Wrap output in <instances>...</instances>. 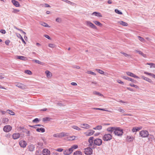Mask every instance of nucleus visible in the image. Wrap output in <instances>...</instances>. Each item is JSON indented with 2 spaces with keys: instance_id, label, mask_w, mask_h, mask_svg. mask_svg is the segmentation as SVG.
Instances as JSON below:
<instances>
[{
  "instance_id": "obj_17",
  "label": "nucleus",
  "mask_w": 155,
  "mask_h": 155,
  "mask_svg": "<svg viewBox=\"0 0 155 155\" xmlns=\"http://www.w3.org/2000/svg\"><path fill=\"white\" fill-rule=\"evenodd\" d=\"M35 146L33 144H31L28 146V150L30 151H33L35 149Z\"/></svg>"
},
{
  "instance_id": "obj_61",
  "label": "nucleus",
  "mask_w": 155,
  "mask_h": 155,
  "mask_svg": "<svg viewBox=\"0 0 155 155\" xmlns=\"http://www.w3.org/2000/svg\"><path fill=\"white\" fill-rule=\"evenodd\" d=\"M62 1H63L64 2H65L66 3H68V4H70L71 3V2L70 1L68 0H61Z\"/></svg>"
},
{
  "instance_id": "obj_54",
  "label": "nucleus",
  "mask_w": 155,
  "mask_h": 155,
  "mask_svg": "<svg viewBox=\"0 0 155 155\" xmlns=\"http://www.w3.org/2000/svg\"><path fill=\"white\" fill-rule=\"evenodd\" d=\"M53 136L55 137H59L60 138V134H54Z\"/></svg>"
},
{
  "instance_id": "obj_15",
  "label": "nucleus",
  "mask_w": 155,
  "mask_h": 155,
  "mask_svg": "<svg viewBox=\"0 0 155 155\" xmlns=\"http://www.w3.org/2000/svg\"><path fill=\"white\" fill-rule=\"evenodd\" d=\"M94 132L95 131L94 130H88L86 133V135L87 136H90L93 134Z\"/></svg>"
},
{
  "instance_id": "obj_55",
  "label": "nucleus",
  "mask_w": 155,
  "mask_h": 155,
  "mask_svg": "<svg viewBox=\"0 0 155 155\" xmlns=\"http://www.w3.org/2000/svg\"><path fill=\"white\" fill-rule=\"evenodd\" d=\"M71 147L74 150V149H77L78 147V146L77 145H73Z\"/></svg>"
},
{
  "instance_id": "obj_59",
  "label": "nucleus",
  "mask_w": 155,
  "mask_h": 155,
  "mask_svg": "<svg viewBox=\"0 0 155 155\" xmlns=\"http://www.w3.org/2000/svg\"><path fill=\"white\" fill-rule=\"evenodd\" d=\"M21 38H20V39H21L22 40V42L24 43V44H26V42H25V40H24V39H23V38L22 37L21 35H19Z\"/></svg>"
},
{
  "instance_id": "obj_58",
  "label": "nucleus",
  "mask_w": 155,
  "mask_h": 155,
  "mask_svg": "<svg viewBox=\"0 0 155 155\" xmlns=\"http://www.w3.org/2000/svg\"><path fill=\"white\" fill-rule=\"evenodd\" d=\"M57 105L60 106H64L65 105L64 104H62L60 103H58L57 104Z\"/></svg>"
},
{
  "instance_id": "obj_12",
  "label": "nucleus",
  "mask_w": 155,
  "mask_h": 155,
  "mask_svg": "<svg viewBox=\"0 0 155 155\" xmlns=\"http://www.w3.org/2000/svg\"><path fill=\"white\" fill-rule=\"evenodd\" d=\"M20 134L19 133H15L13 134L12 135V137L14 140H16L18 138L20 137Z\"/></svg>"
},
{
  "instance_id": "obj_13",
  "label": "nucleus",
  "mask_w": 155,
  "mask_h": 155,
  "mask_svg": "<svg viewBox=\"0 0 155 155\" xmlns=\"http://www.w3.org/2000/svg\"><path fill=\"white\" fill-rule=\"evenodd\" d=\"M116 127H110L107 128V130L110 132V134L113 132H114Z\"/></svg>"
},
{
  "instance_id": "obj_22",
  "label": "nucleus",
  "mask_w": 155,
  "mask_h": 155,
  "mask_svg": "<svg viewBox=\"0 0 155 155\" xmlns=\"http://www.w3.org/2000/svg\"><path fill=\"white\" fill-rule=\"evenodd\" d=\"M17 58L20 59V60H23V61H26L27 59V58L25 56H17Z\"/></svg>"
},
{
  "instance_id": "obj_36",
  "label": "nucleus",
  "mask_w": 155,
  "mask_h": 155,
  "mask_svg": "<svg viewBox=\"0 0 155 155\" xmlns=\"http://www.w3.org/2000/svg\"><path fill=\"white\" fill-rule=\"evenodd\" d=\"M96 70L99 73L101 74H104V72L102 70L99 69H96Z\"/></svg>"
},
{
  "instance_id": "obj_25",
  "label": "nucleus",
  "mask_w": 155,
  "mask_h": 155,
  "mask_svg": "<svg viewBox=\"0 0 155 155\" xmlns=\"http://www.w3.org/2000/svg\"><path fill=\"white\" fill-rule=\"evenodd\" d=\"M146 65H150V68H155V64L153 63H147L146 64Z\"/></svg>"
},
{
  "instance_id": "obj_3",
  "label": "nucleus",
  "mask_w": 155,
  "mask_h": 155,
  "mask_svg": "<svg viewBox=\"0 0 155 155\" xmlns=\"http://www.w3.org/2000/svg\"><path fill=\"white\" fill-rule=\"evenodd\" d=\"M112 136L110 134H105L103 137L104 141H108L112 139Z\"/></svg>"
},
{
  "instance_id": "obj_30",
  "label": "nucleus",
  "mask_w": 155,
  "mask_h": 155,
  "mask_svg": "<svg viewBox=\"0 0 155 155\" xmlns=\"http://www.w3.org/2000/svg\"><path fill=\"white\" fill-rule=\"evenodd\" d=\"M7 111L8 114L11 115H14L15 114V113L11 110H8Z\"/></svg>"
},
{
  "instance_id": "obj_56",
  "label": "nucleus",
  "mask_w": 155,
  "mask_h": 155,
  "mask_svg": "<svg viewBox=\"0 0 155 155\" xmlns=\"http://www.w3.org/2000/svg\"><path fill=\"white\" fill-rule=\"evenodd\" d=\"M70 152L71 154L72 153L73 151V150L72 149V148L71 147L69 149H67Z\"/></svg>"
},
{
  "instance_id": "obj_50",
  "label": "nucleus",
  "mask_w": 155,
  "mask_h": 155,
  "mask_svg": "<svg viewBox=\"0 0 155 155\" xmlns=\"http://www.w3.org/2000/svg\"><path fill=\"white\" fill-rule=\"evenodd\" d=\"M15 28L16 29H17V30H18L19 31H21V32H22V33H23L24 34H25H25H26V33H25V32H24V31H22V30H21V29H20L18 28H17L16 27H15Z\"/></svg>"
},
{
  "instance_id": "obj_29",
  "label": "nucleus",
  "mask_w": 155,
  "mask_h": 155,
  "mask_svg": "<svg viewBox=\"0 0 155 155\" xmlns=\"http://www.w3.org/2000/svg\"><path fill=\"white\" fill-rule=\"evenodd\" d=\"M81 125L83 126L84 127H83L86 128V129H88L90 128V126L88 124H81Z\"/></svg>"
},
{
  "instance_id": "obj_44",
  "label": "nucleus",
  "mask_w": 155,
  "mask_h": 155,
  "mask_svg": "<svg viewBox=\"0 0 155 155\" xmlns=\"http://www.w3.org/2000/svg\"><path fill=\"white\" fill-rule=\"evenodd\" d=\"M115 12L118 14H120V15H122V13L120 12V10H118V9H115Z\"/></svg>"
},
{
  "instance_id": "obj_46",
  "label": "nucleus",
  "mask_w": 155,
  "mask_h": 155,
  "mask_svg": "<svg viewBox=\"0 0 155 155\" xmlns=\"http://www.w3.org/2000/svg\"><path fill=\"white\" fill-rule=\"evenodd\" d=\"M13 11L12 12L15 13H18L19 11L20 10L18 9H15L13 8Z\"/></svg>"
},
{
  "instance_id": "obj_49",
  "label": "nucleus",
  "mask_w": 155,
  "mask_h": 155,
  "mask_svg": "<svg viewBox=\"0 0 155 155\" xmlns=\"http://www.w3.org/2000/svg\"><path fill=\"white\" fill-rule=\"evenodd\" d=\"M117 110L121 113H124L125 111L120 107H119L117 109Z\"/></svg>"
},
{
  "instance_id": "obj_14",
  "label": "nucleus",
  "mask_w": 155,
  "mask_h": 155,
  "mask_svg": "<svg viewBox=\"0 0 155 155\" xmlns=\"http://www.w3.org/2000/svg\"><path fill=\"white\" fill-rule=\"evenodd\" d=\"M43 155H50V151L48 149H44L42 151Z\"/></svg>"
},
{
  "instance_id": "obj_42",
  "label": "nucleus",
  "mask_w": 155,
  "mask_h": 155,
  "mask_svg": "<svg viewBox=\"0 0 155 155\" xmlns=\"http://www.w3.org/2000/svg\"><path fill=\"white\" fill-rule=\"evenodd\" d=\"M45 73L46 74V76L47 77H50L51 73L50 72L48 71H45Z\"/></svg>"
},
{
  "instance_id": "obj_32",
  "label": "nucleus",
  "mask_w": 155,
  "mask_h": 155,
  "mask_svg": "<svg viewBox=\"0 0 155 155\" xmlns=\"http://www.w3.org/2000/svg\"><path fill=\"white\" fill-rule=\"evenodd\" d=\"M93 22L96 25L99 26H101L102 25L100 22L97 21H94Z\"/></svg>"
},
{
  "instance_id": "obj_38",
  "label": "nucleus",
  "mask_w": 155,
  "mask_h": 155,
  "mask_svg": "<svg viewBox=\"0 0 155 155\" xmlns=\"http://www.w3.org/2000/svg\"><path fill=\"white\" fill-rule=\"evenodd\" d=\"M86 73H87V74H90L93 75H96V74L95 73H94L92 71H87L86 72Z\"/></svg>"
},
{
  "instance_id": "obj_11",
  "label": "nucleus",
  "mask_w": 155,
  "mask_h": 155,
  "mask_svg": "<svg viewBox=\"0 0 155 155\" xmlns=\"http://www.w3.org/2000/svg\"><path fill=\"white\" fill-rule=\"evenodd\" d=\"M127 74L130 76L133 77L137 78H139V77L138 76H136L134 73H132L131 72L127 71L126 72Z\"/></svg>"
},
{
  "instance_id": "obj_24",
  "label": "nucleus",
  "mask_w": 155,
  "mask_h": 155,
  "mask_svg": "<svg viewBox=\"0 0 155 155\" xmlns=\"http://www.w3.org/2000/svg\"><path fill=\"white\" fill-rule=\"evenodd\" d=\"M144 74H147L148 75L151 76L155 79V74H154L153 73H150L147 72L146 71H145L144 72Z\"/></svg>"
},
{
  "instance_id": "obj_28",
  "label": "nucleus",
  "mask_w": 155,
  "mask_h": 155,
  "mask_svg": "<svg viewBox=\"0 0 155 155\" xmlns=\"http://www.w3.org/2000/svg\"><path fill=\"white\" fill-rule=\"evenodd\" d=\"M102 128V126L101 125H98L95 127H94L93 129L94 130H101Z\"/></svg>"
},
{
  "instance_id": "obj_16",
  "label": "nucleus",
  "mask_w": 155,
  "mask_h": 155,
  "mask_svg": "<svg viewBox=\"0 0 155 155\" xmlns=\"http://www.w3.org/2000/svg\"><path fill=\"white\" fill-rule=\"evenodd\" d=\"M12 3L16 7H19L20 6L19 2L15 0H12Z\"/></svg>"
},
{
  "instance_id": "obj_20",
  "label": "nucleus",
  "mask_w": 155,
  "mask_h": 155,
  "mask_svg": "<svg viewBox=\"0 0 155 155\" xmlns=\"http://www.w3.org/2000/svg\"><path fill=\"white\" fill-rule=\"evenodd\" d=\"M92 15H94L100 17H101L102 16L101 14L100 13L98 12H93L92 14Z\"/></svg>"
},
{
  "instance_id": "obj_6",
  "label": "nucleus",
  "mask_w": 155,
  "mask_h": 155,
  "mask_svg": "<svg viewBox=\"0 0 155 155\" xmlns=\"http://www.w3.org/2000/svg\"><path fill=\"white\" fill-rule=\"evenodd\" d=\"M140 135L142 137H147L149 135L148 132L146 130H142L140 132Z\"/></svg>"
},
{
  "instance_id": "obj_62",
  "label": "nucleus",
  "mask_w": 155,
  "mask_h": 155,
  "mask_svg": "<svg viewBox=\"0 0 155 155\" xmlns=\"http://www.w3.org/2000/svg\"><path fill=\"white\" fill-rule=\"evenodd\" d=\"M63 150V149L62 148H58L56 150V151L60 152L62 151Z\"/></svg>"
},
{
  "instance_id": "obj_33",
  "label": "nucleus",
  "mask_w": 155,
  "mask_h": 155,
  "mask_svg": "<svg viewBox=\"0 0 155 155\" xmlns=\"http://www.w3.org/2000/svg\"><path fill=\"white\" fill-rule=\"evenodd\" d=\"M63 153L65 155H69L71 154V153L67 149L64 151Z\"/></svg>"
},
{
  "instance_id": "obj_47",
  "label": "nucleus",
  "mask_w": 155,
  "mask_h": 155,
  "mask_svg": "<svg viewBox=\"0 0 155 155\" xmlns=\"http://www.w3.org/2000/svg\"><path fill=\"white\" fill-rule=\"evenodd\" d=\"M129 85L131 87H134L137 89H138L139 88L138 86L137 85H134V84H129Z\"/></svg>"
},
{
  "instance_id": "obj_53",
  "label": "nucleus",
  "mask_w": 155,
  "mask_h": 155,
  "mask_svg": "<svg viewBox=\"0 0 155 155\" xmlns=\"http://www.w3.org/2000/svg\"><path fill=\"white\" fill-rule=\"evenodd\" d=\"M59 134L60 137H64L66 136V134L64 133H61Z\"/></svg>"
},
{
  "instance_id": "obj_7",
  "label": "nucleus",
  "mask_w": 155,
  "mask_h": 155,
  "mask_svg": "<svg viewBox=\"0 0 155 155\" xmlns=\"http://www.w3.org/2000/svg\"><path fill=\"white\" fill-rule=\"evenodd\" d=\"M86 25L94 29H96V27L93 23L89 21H86Z\"/></svg>"
},
{
  "instance_id": "obj_63",
  "label": "nucleus",
  "mask_w": 155,
  "mask_h": 155,
  "mask_svg": "<svg viewBox=\"0 0 155 155\" xmlns=\"http://www.w3.org/2000/svg\"><path fill=\"white\" fill-rule=\"evenodd\" d=\"M10 42V41L9 40H7L5 41V43L6 45H8L9 44Z\"/></svg>"
},
{
  "instance_id": "obj_52",
  "label": "nucleus",
  "mask_w": 155,
  "mask_h": 155,
  "mask_svg": "<svg viewBox=\"0 0 155 155\" xmlns=\"http://www.w3.org/2000/svg\"><path fill=\"white\" fill-rule=\"evenodd\" d=\"M39 121V119L38 118H36L34 120H33V122H36V123H37V122Z\"/></svg>"
},
{
  "instance_id": "obj_51",
  "label": "nucleus",
  "mask_w": 155,
  "mask_h": 155,
  "mask_svg": "<svg viewBox=\"0 0 155 155\" xmlns=\"http://www.w3.org/2000/svg\"><path fill=\"white\" fill-rule=\"evenodd\" d=\"M48 46L51 48H54L55 47V45L54 44H50L48 45Z\"/></svg>"
},
{
  "instance_id": "obj_43",
  "label": "nucleus",
  "mask_w": 155,
  "mask_h": 155,
  "mask_svg": "<svg viewBox=\"0 0 155 155\" xmlns=\"http://www.w3.org/2000/svg\"><path fill=\"white\" fill-rule=\"evenodd\" d=\"M138 39L141 41L143 42L145 41V40L142 37H140V36H138Z\"/></svg>"
},
{
  "instance_id": "obj_1",
  "label": "nucleus",
  "mask_w": 155,
  "mask_h": 155,
  "mask_svg": "<svg viewBox=\"0 0 155 155\" xmlns=\"http://www.w3.org/2000/svg\"><path fill=\"white\" fill-rule=\"evenodd\" d=\"M88 141L89 143V147H92V149L95 148L96 145L100 146L102 143V141L101 139L96 138L94 139L93 137H91L89 138Z\"/></svg>"
},
{
  "instance_id": "obj_5",
  "label": "nucleus",
  "mask_w": 155,
  "mask_h": 155,
  "mask_svg": "<svg viewBox=\"0 0 155 155\" xmlns=\"http://www.w3.org/2000/svg\"><path fill=\"white\" fill-rule=\"evenodd\" d=\"M15 84L16 87L22 89H25L27 88V86L26 85L21 83L16 82L15 83Z\"/></svg>"
},
{
  "instance_id": "obj_64",
  "label": "nucleus",
  "mask_w": 155,
  "mask_h": 155,
  "mask_svg": "<svg viewBox=\"0 0 155 155\" xmlns=\"http://www.w3.org/2000/svg\"><path fill=\"white\" fill-rule=\"evenodd\" d=\"M45 7L47 8H50L51 6L47 3L45 4Z\"/></svg>"
},
{
  "instance_id": "obj_27",
  "label": "nucleus",
  "mask_w": 155,
  "mask_h": 155,
  "mask_svg": "<svg viewBox=\"0 0 155 155\" xmlns=\"http://www.w3.org/2000/svg\"><path fill=\"white\" fill-rule=\"evenodd\" d=\"M33 61L35 62H36L38 64H40L41 65H44L45 64V63H44L41 62L39 60H33Z\"/></svg>"
},
{
  "instance_id": "obj_18",
  "label": "nucleus",
  "mask_w": 155,
  "mask_h": 155,
  "mask_svg": "<svg viewBox=\"0 0 155 155\" xmlns=\"http://www.w3.org/2000/svg\"><path fill=\"white\" fill-rule=\"evenodd\" d=\"M141 78L142 79H143V80H144L148 81L149 82L152 83V81L150 79H149V78L146 77H145L144 76H142Z\"/></svg>"
},
{
  "instance_id": "obj_41",
  "label": "nucleus",
  "mask_w": 155,
  "mask_h": 155,
  "mask_svg": "<svg viewBox=\"0 0 155 155\" xmlns=\"http://www.w3.org/2000/svg\"><path fill=\"white\" fill-rule=\"evenodd\" d=\"M72 127L74 129L76 130H81L80 128L76 126H72Z\"/></svg>"
},
{
  "instance_id": "obj_19",
  "label": "nucleus",
  "mask_w": 155,
  "mask_h": 155,
  "mask_svg": "<svg viewBox=\"0 0 155 155\" xmlns=\"http://www.w3.org/2000/svg\"><path fill=\"white\" fill-rule=\"evenodd\" d=\"M135 51L138 53L139 54L142 55L144 58H146V54H144L142 51L137 50H135Z\"/></svg>"
},
{
  "instance_id": "obj_48",
  "label": "nucleus",
  "mask_w": 155,
  "mask_h": 155,
  "mask_svg": "<svg viewBox=\"0 0 155 155\" xmlns=\"http://www.w3.org/2000/svg\"><path fill=\"white\" fill-rule=\"evenodd\" d=\"M56 22H59V23H61V21L62 20L61 18H57L56 19Z\"/></svg>"
},
{
  "instance_id": "obj_37",
  "label": "nucleus",
  "mask_w": 155,
  "mask_h": 155,
  "mask_svg": "<svg viewBox=\"0 0 155 155\" xmlns=\"http://www.w3.org/2000/svg\"><path fill=\"white\" fill-rule=\"evenodd\" d=\"M94 94H95L99 96H103V95L102 94L100 93L99 92L97 91H94Z\"/></svg>"
},
{
  "instance_id": "obj_4",
  "label": "nucleus",
  "mask_w": 155,
  "mask_h": 155,
  "mask_svg": "<svg viewBox=\"0 0 155 155\" xmlns=\"http://www.w3.org/2000/svg\"><path fill=\"white\" fill-rule=\"evenodd\" d=\"M87 147L84 149V152L85 154L87 155H90L93 152L92 149H92V147Z\"/></svg>"
},
{
  "instance_id": "obj_9",
  "label": "nucleus",
  "mask_w": 155,
  "mask_h": 155,
  "mask_svg": "<svg viewBox=\"0 0 155 155\" xmlns=\"http://www.w3.org/2000/svg\"><path fill=\"white\" fill-rule=\"evenodd\" d=\"M121 77L125 80L130 81L133 83H135L137 82L136 81L134 80V79L122 75L121 76Z\"/></svg>"
},
{
  "instance_id": "obj_60",
  "label": "nucleus",
  "mask_w": 155,
  "mask_h": 155,
  "mask_svg": "<svg viewBox=\"0 0 155 155\" xmlns=\"http://www.w3.org/2000/svg\"><path fill=\"white\" fill-rule=\"evenodd\" d=\"M136 129V131H138L139 130H140L142 128V127H135Z\"/></svg>"
},
{
  "instance_id": "obj_35",
  "label": "nucleus",
  "mask_w": 155,
  "mask_h": 155,
  "mask_svg": "<svg viewBox=\"0 0 155 155\" xmlns=\"http://www.w3.org/2000/svg\"><path fill=\"white\" fill-rule=\"evenodd\" d=\"M51 119L48 117H46L43 119V121L44 122H45L47 121H49Z\"/></svg>"
},
{
  "instance_id": "obj_34",
  "label": "nucleus",
  "mask_w": 155,
  "mask_h": 155,
  "mask_svg": "<svg viewBox=\"0 0 155 155\" xmlns=\"http://www.w3.org/2000/svg\"><path fill=\"white\" fill-rule=\"evenodd\" d=\"M40 24L41 25H42L44 27H50V26H49L45 22H41L40 23Z\"/></svg>"
},
{
  "instance_id": "obj_23",
  "label": "nucleus",
  "mask_w": 155,
  "mask_h": 155,
  "mask_svg": "<svg viewBox=\"0 0 155 155\" xmlns=\"http://www.w3.org/2000/svg\"><path fill=\"white\" fill-rule=\"evenodd\" d=\"M8 118L6 117H4L2 119V123L4 124H7V123L8 122Z\"/></svg>"
},
{
  "instance_id": "obj_57",
  "label": "nucleus",
  "mask_w": 155,
  "mask_h": 155,
  "mask_svg": "<svg viewBox=\"0 0 155 155\" xmlns=\"http://www.w3.org/2000/svg\"><path fill=\"white\" fill-rule=\"evenodd\" d=\"M120 53L122 54H123L125 57H127L129 56V55L128 54L125 53L123 52H121Z\"/></svg>"
},
{
  "instance_id": "obj_31",
  "label": "nucleus",
  "mask_w": 155,
  "mask_h": 155,
  "mask_svg": "<svg viewBox=\"0 0 155 155\" xmlns=\"http://www.w3.org/2000/svg\"><path fill=\"white\" fill-rule=\"evenodd\" d=\"M73 155H82V153L80 151H77L74 153Z\"/></svg>"
},
{
  "instance_id": "obj_10",
  "label": "nucleus",
  "mask_w": 155,
  "mask_h": 155,
  "mask_svg": "<svg viewBox=\"0 0 155 155\" xmlns=\"http://www.w3.org/2000/svg\"><path fill=\"white\" fill-rule=\"evenodd\" d=\"M19 144L21 147L23 148L25 147L27 145L26 142L23 140H21L19 142Z\"/></svg>"
},
{
  "instance_id": "obj_8",
  "label": "nucleus",
  "mask_w": 155,
  "mask_h": 155,
  "mask_svg": "<svg viewBox=\"0 0 155 155\" xmlns=\"http://www.w3.org/2000/svg\"><path fill=\"white\" fill-rule=\"evenodd\" d=\"M12 129V127L10 125H6L3 127V130L5 132H9Z\"/></svg>"
},
{
  "instance_id": "obj_21",
  "label": "nucleus",
  "mask_w": 155,
  "mask_h": 155,
  "mask_svg": "<svg viewBox=\"0 0 155 155\" xmlns=\"http://www.w3.org/2000/svg\"><path fill=\"white\" fill-rule=\"evenodd\" d=\"M36 131L38 132H41L42 133H44L45 132V129L43 128H37L36 129Z\"/></svg>"
},
{
  "instance_id": "obj_45",
  "label": "nucleus",
  "mask_w": 155,
  "mask_h": 155,
  "mask_svg": "<svg viewBox=\"0 0 155 155\" xmlns=\"http://www.w3.org/2000/svg\"><path fill=\"white\" fill-rule=\"evenodd\" d=\"M25 72L27 74H28L29 75H31L32 74L31 72L29 70H26L25 71Z\"/></svg>"
},
{
  "instance_id": "obj_2",
  "label": "nucleus",
  "mask_w": 155,
  "mask_h": 155,
  "mask_svg": "<svg viewBox=\"0 0 155 155\" xmlns=\"http://www.w3.org/2000/svg\"><path fill=\"white\" fill-rule=\"evenodd\" d=\"M114 130V133L115 135L121 136L123 135V130L120 127H116Z\"/></svg>"
},
{
  "instance_id": "obj_39",
  "label": "nucleus",
  "mask_w": 155,
  "mask_h": 155,
  "mask_svg": "<svg viewBox=\"0 0 155 155\" xmlns=\"http://www.w3.org/2000/svg\"><path fill=\"white\" fill-rule=\"evenodd\" d=\"M133 139V137H131L130 136H128L127 137V141L129 142H130Z\"/></svg>"
},
{
  "instance_id": "obj_26",
  "label": "nucleus",
  "mask_w": 155,
  "mask_h": 155,
  "mask_svg": "<svg viewBox=\"0 0 155 155\" xmlns=\"http://www.w3.org/2000/svg\"><path fill=\"white\" fill-rule=\"evenodd\" d=\"M119 22L120 24L123 26H127L128 25V24L127 23L123 21H119Z\"/></svg>"
},
{
  "instance_id": "obj_40",
  "label": "nucleus",
  "mask_w": 155,
  "mask_h": 155,
  "mask_svg": "<svg viewBox=\"0 0 155 155\" xmlns=\"http://www.w3.org/2000/svg\"><path fill=\"white\" fill-rule=\"evenodd\" d=\"M92 109H94V110H99L105 111H108L107 110H106L105 109H104V108H92Z\"/></svg>"
}]
</instances>
